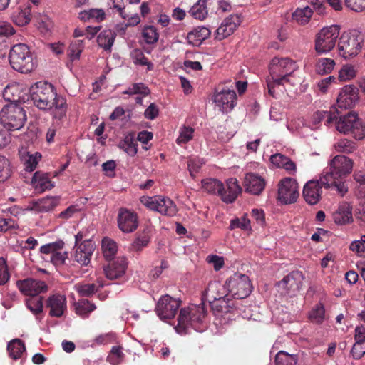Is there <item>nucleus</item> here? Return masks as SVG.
<instances>
[{"label": "nucleus", "instance_id": "obj_1", "mask_svg": "<svg viewBox=\"0 0 365 365\" xmlns=\"http://www.w3.org/2000/svg\"><path fill=\"white\" fill-rule=\"evenodd\" d=\"M354 162L349 158L338 155L330 160L329 170L324 171L321 176V182L328 187H334L341 195L348 191L347 187L341 179L349 175L353 169Z\"/></svg>", "mask_w": 365, "mask_h": 365}, {"label": "nucleus", "instance_id": "obj_2", "mask_svg": "<svg viewBox=\"0 0 365 365\" xmlns=\"http://www.w3.org/2000/svg\"><path fill=\"white\" fill-rule=\"evenodd\" d=\"M296 69V63L289 58L274 57L272 59L269 66V76L266 82L269 94L277 98L276 88L289 82V77Z\"/></svg>", "mask_w": 365, "mask_h": 365}, {"label": "nucleus", "instance_id": "obj_3", "mask_svg": "<svg viewBox=\"0 0 365 365\" xmlns=\"http://www.w3.org/2000/svg\"><path fill=\"white\" fill-rule=\"evenodd\" d=\"M202 184V187L207 192L217 195L225 203H232L242 192V188L235 178L228 179L225 185L221 181L214 178L203 180Z\"/></svg>", "mask_w": 365, "mask_h": 365}, {"label": "nucleus", "instance_id": "obj_4", "mask_svg": "<svg viewBox=\"0 0 365 365\" xmlns=\"http://www.w3.org/2000/svg\"><path fill=\"white\" fill-rule=\"evenodd\" d=\"M206 314L204 302L198 305L192 304L181 309L178 319V324L175 327L176 331L181 334H186L189 327H192L198 331L199 326L202 323Z\"/></svg>", "mask_w": 365, "mask_h": 365}, {"label": "nucleus", "instance_id": "obj_5", "mask_svg": "<svg viewBox=\"0 0 365 365\" xmlns=\"http://www.w3.org/2000/svg\"><path fill=\"white\" fill-rule=\"evenodd\" d=\"M9 59L11 66L22 73L31 72L36 65L29 48L24 43L13 46Z\"/></svg>", "mask_w": 365, "mask_h": 365}, {"label": "nucleus", "instance_id": "obj_6", "mask_svg": "<svg viewBox=\"0 0 365 365\" xmlns=\"http://www.w3.org/2000/svg\"><path fill=\"white\" fill-rule=\"evenodd\" d=\"M56 92L53 86L47 82L39 81L29 88V98L34 105L40 110H47L52 108Z\"/></svg>", "mask_w": 365, "mask_h": 365}, {"label": "nucleus", "instance_id": "obj_7", "mask_svg": "<svg viewBox=\"0 0 365 365\" xmlns=\"http://www.w3.org/2000/svg\"><path fill=\"white\" fill-rule=\"evenodd\" d=\"M364 44V38L358 31L344 32L339 38V53L344 58L357 56Z\"/></svg>", "mask_w": 365, "mask_h": 365}, {"label": "nucleus", "instance_id": "obj_8", "mask_svg": "<svg viewBox=\"0 0 365 365\" xmlns=\"http://www.w3.org/2000/svg\"><path fill=\"white\" fill-rule=\"evenodd\" d=\"M26 120V111L17 103L4 106L0 112V123L9 130L21 129Z\"/></svg>", "mask_w": 365, "mask_h": 365}, {"label": "nucleus", "instance_id": "obj_9", "mask_svg": "<svg viewBox=\"0 0 365 365\" xmlns=\"http://www.w3.org/2000/svg\"><path fill=\"white\" fill-rule=\"evenodd\" d=\"M334 122L340 133H350L356 140H362L365 137V123L354 113L351 112L344 116L339 115Z\"/></svg>", "mask_w": 365, "mask_h": 365}, {"label": "nucleus", "instance_id": "obj_10", "mask_svg": "<svg viewBox=\"0 0 365 365\" xmlns=\"http://www.w3.org/2000/svg\"><path fill=\"white\" fill-rule=\"evenodd\" d=\"M340 27L338 25H331L324 27L316 35L314 48L317 54L327 53L331 51L339 38Z\"/></svg>", "mask_w": 365, "mask_h": 365}, {"label": "nucleus", "instance_id": "obj_11", "mask_svg": "<svg viewBox=\"0 0 365 365\" xmlns=\"http://www.w3.org/2000/svg\"><path fill=\"white\" fill-rule=\"evenodd\" d=\"M225 284L229 293L236 299L246 298L250 294L252 289L249 277L239 272L231 276Z\"/></svg>", "mask_w": 365, "mask_h": 365}, {"label": "nucleus", "instance_id": "obj_12", "mask_svg": "<svg viewBox=\"0 0 365 365\" xmlns=\"http://www.w3.org/2000/svg\"><path fill=\"white\" fill-rule=\"evenodd\" d=\"M140 202L148 209L157 211L163 215L173 217L178 212L177 207L173 201L166 197H143Z\"/></svg>", "mask_w": 365, "mask_h": 365}, {"label": "nucleus", "instance_id": "obj_13", "mask_svg": "<svg viewBox=\"0 0 365 365\" xmlns=\"http://www.w3.org/2000/svg\"><path fill=\"white\" fill-rule=\"evenodd\" d=\"M63 247V241L58 240L41 246L40 251L46 255L43 257L45 260L50 261L53 265L58 267L63 265L68 258V252L62 251Z\"/></svg>", "mask_w": 365, "mask_h": 365}, {"label": "nucleus", "instance_id": "obj_14", "mask_svg": "<svg viewBox=\"0 0 365 365\" xmlns=\"http://www.w3.org/2000/svg\"><path fill=\"white\" fill-rule=\"evenodd\" d=\"M181 304V301L168 294L162 296L158 300L155 312L161 319H173Z\"/></svg>", "mask_w": 365, "mask_h": 365}, {"label": "nucleus", "instance_id": "obj_15", "mask_svg": "<svg viewBox=\"0 0 365 365\" xmlns=\"http://www.w3.org/2000/svg\"><path fill=\"white\" fill-rule=\"evenodd\" d=\"M299 196L297 183L290 178L282 180L279 183L278 200L284 204L294 202Z\"/></svg>", "mask_w": 365, "mask_h": 365}, {"label": "nucleus", "instance_id": "obj_16", "mask_svg": "<svg viewBox=\"0 0 365 365\" xmlns=\"http://www.w3.org/2000/svg\"><path fill=\"white\" fill-rule=\"evenodd\" d=\"M29 88L25 85L13 83L6 86L3 91V97L11 103H25L29 98Z\"/></svg>", "mask_w": 365, "mask_h": 365}, {"label": "nucleus", "instance_id": "obj_17", "mask_svg": "<svg viewBox=\"0 0 365 365\" xmlns=\"http://www.w3.org/2000/svg\"><path fill=\"white\" fill-rule=\"evenodd\" d=\"M331 188L334 190V187H328L321 182V178L319 180L308 181L303 189V197L305 201L309 205H316L319 202L322 197V187Z\"/></svg>", "mask_w": 365, "mask_h": 365}, {"label": "nucleus", "instance_id": "obj_18", "mask_svg": "<svg viewBox=\"0 0 365 365\" xmlns=\"http://www.w3.org/2000/svg\"><path fill=\"white\" fill-rule=\"evenodd\" d=\"M51 317L60 318L67 311V299L64 294L56 293L50 295L45 303Z\"/></svg>", "mask_w": 365, "mask_h": 365}, {"label": "nucleus", "instance_id": "obj_19", "mask_svg": "<svg viewBox=\"0 0 365 365\" xmlns=\"http://www.w3.org/2000/svg\"><path fill=\"white\" fill-rule=\"evenodd\" d=\"M16 286L22 294L31 296L32 297L46 292L48 289V286L44 282L29 278L18 280Z\"/></svg>", "mask_w": 365, "mask_h": 365}, {"label": "nucleus", "instance_id": "obj_20", "mask_svg": "<svg viewBox=\"0 0 365 365\" xmlns=\"http://www.w3.org/2000/svg\"><path fill=\"white\" fill-rule=\"evenodd\" d=\"M358 100V88L353 85H347L340 91L336 104L339 108L348 109L354 106Z\"/></svg>", "mask_w": 365, "mask_h": 365}, {"label": "nucleus", "instance_id": "obj_21", "mask_svg": "<svg viewBox=\"0 0 365 365\" xmlns=\"http://www.w3.org/2000/svg\"><path fill=\"white\" fill-rule=\"evenodd\" d=\"M118 225L119 229L123 232H132L138 227V216L126 208H120L118 215Z\"/></svg>", "mask_w": 365, "mask_h": 365}, {"label": "nucleus", "instance_id": "obj_22", "mask_svg": "<svg viewBox=\"0 0 365 365\" xmlns=\"http://www.w3.org/2000/svg\"><path fill=\"white\" fill-rule=\"evenodd\" d=\"M242 22L239 14H232L225 18L216 30V38L221 41L234 33Z\"/></svg>", "mask_w": 365, "mask_h": 365}, {"label": "nucleus", "instance_id": "obj_23", "mask_svg": "<svg viewBox=\"0 0 365 365\" xmlns=\"http://www.w3.org/2000/svg\"><path fill=\"white\" fill-rule=\"evenodd\" d=\"M213 101L222 111L227 112V110H232L235 106L237 95L233 90L216 91L213 96Z\"/></svg>", "mask_w": 365, "mask_h": 365}, {"label": "nucleus", "instance_id": "obj_24", "mask_svg": "<svg viewBox=\"0 0 365 365\" xmlns=\"http://www.w3.org/2000/svg\"><path fill=\"white\" fill-rule=\"evenodd\" d=\"M303 275L299 271H293L285 276L278 286L284 289L287 294H294L302 285Z\"/></svg>", "mask_w": 365, "mask_h": 365}, {"label": "nucleus", "instance_id": "obj_25", "mask_svg": "<svg viewBox=\"0 0 365 365\" xmlns=\"http://www.w3.org/2000/svg\"><path fill=\"white\" fill-rule=\"evenodd\" d=\"M74 259L82 265H87L96 248L95 242L91 240H86L76 246Z\"/></svg>", "mask_w": 365, "mask_h": 365}, {"label": "nucleus", "instance_id": "obj_26", "mask_svg": "<svg viewBox=\"0 0 365 365\" xmlns=\"http://www.w3.org/2000/svg\"><path fill=\"white\" fill-rule=\"evenodd\" d=\"M127 269V262L124 257H118L110 261L104 267L106 277L109 279H115L122 277Z\"/></svg>", "mask_w": 365, "mask_h": 365}, {"label": "nucleus", "instance_id": "obj_27", "mask_svg": "<svg viewBox=\"0 0 365 365\" xmlns=\"http://www.w3.org/2000/svg\"><path fill=\"white\" fill-rule=\"evenodd\" d=\"M225 289L220 282H210L206 289L202 292V301L206 300L208 302H213V301L220 300L221 302V299L227 296Z\"/></svg>", "mask_w": 365, "mask_h": 365}, {"label": "nucleus", "instance_id": "obj_28", "mask_svg": "<svg viewBox=\"0 0 365 365\" xmlns=\"http://www.w3.org/2000/svg\"><path fill=\"white\" fill-rule=\"evenodd\" d=\"M265 187V180L261 176L255 173H247L245 178V187L246 192L259 195Z\"/></svg>", "mask_w": 365, "mask_h": 365}, {"label": "nucleus", "instance_id": "obj_29", "mask_svg": "<svg viewBox=\"0 0 365 365\" xmlns=\"http://www.w3.org/2000/svg\"><path fill=\"white\" fill-rule=\"evenodd\" d=\"M67 109L66 99L56 93L55 100L53 101L52 108L49 109L51 110L53 118L58 120H63L66 117Z\"/></svg>", "mask_w": 365, "mask_h": 365}, {"label": "nucleus", "instance_id": "obj_30", "mask_svg": "<svg viewBox=\"0 0 365 365\" xmlns=\"http://www.w3.org/2000/svg\"><path fill=\"white\" fill-rule=\"evenodd\" d=\"M59 202L57 197H46L32 203L31 210L46 212L53 210Z\"/></svg>", "mask_w": 365, "mask_h": 365}, {"label": "nucleus", "instance_id": "obj_31", "mask_svg": "<svg viewBox=\"0 0 365 365\" xmlns=\"http://www.w3.org/2000/svg\"><path fill=\"white\" fill-rule=\"evenodd\" d=\"M339 115H340V112L335 107L331 108L329 111H317L313 115V123L317 125L322 120H325V125H329L338 118Z\"/></svg>", "mask_w": 365, "mask_h": 365}, {"label": "nucleus", "instance_id": "obj_32", "mask_svg": "<svg viewBox=\"0 0 365 365\" xmlns=\"http://www.w3.org/2000/svg\"><path fill=\"white\" fill-rule=\"evenodd\" d=\"M210 31L205 26H197L187 34V40L193 46L200 45L210 36Z\"/></svg>", "mask_w": 365, "mask_h": 365}, {"label": "nucleus", "instance_id": "obj_33", "mask_svg": "<svg viewBox=\"0 0 365 365\" xmlns=\"http://www.w3.org/2000/svg\"><path fill=\"white\" fill-rule=\"evenodd\" d=\"M333 219L336 224L345 225L352 221L351 207L347 203L341 205L333 214Z\"/></svg>", "mask_w": 365, "mask_h": 365}, {"label": "nucleus", "instance_id": "obj_34", "mask_svg": "<svg viewBox=\"0 0 365 365\" xmlns=\"http://www.w3.org/2000/svg\"><path fill=\"white\" fill-rule=\"evenodd\" d=\"M118 148L130 156H135L138 152V143L135 140V133H130L120 141Z\"/></svg>", "mask_w": 365, "mask_h": 365}, {"label": "nucleus", "instance_id": "obj_35", "mask_svg": "<svg viewBox=\"0 0 365 365\" xmlns=\"http://www.w3.org/2000/svg\"><path fill=\"white\" fill-rule=\"evenodd\" d=\"M271 163L278 168H282L290 173L296 171V164L291 159L282 154L277 153L270 158Z\"/></svg>", "mask_w": 365, "mask_h": 365}, {"label": "nucleus", "instance_id": "obj_36", "mask_svg": "<svg viewBox=\"0 0 365 365\" xmlns=\"http://www.w3.org/2000/svg\"><path fill=\"white\" fill-rule=\"evenodd\" d=\"M115 38V34L110 29L103 30L97 38V42L100 47L104 50H110Z\"/></svg>", "mask_w": 365, "mask_h": 365}, {"label": "nucleus", "instance_id": "obj_37", "mask_svg": "<svg viewBox=\"0 0 365 365\" xmlns=\"http://www.w3.org/2000/svg\"><path fill=\"white\" fill-rule=\"evenodd\" d=\"M7 350L9 356L14 359H18L21 357L26 351V347L23 341L15 339L11 341L7 346Z\"/></svg>", "mask_w": 365, "mask_h": 365}, {"label": "nucleus", "instance_id": "obj_38", "mask_svg": "<svg viewBox=\"0 0 365 365\" xmlns=\"http://www.w3.org/2000/svg\"><path fill=\"white\" fill-rule=\"evenodd\" d=\"M334 59L328 58H319L315 63V71L319 75L330 73L335 66Z\"/></svg>", "mask_w": 365, "mask_h": 365}, {"label": "nucleus", "instance_id": "obj_39", "mask_svg": "<svg viewBox=\"0 0 365 365\" xmlns=\"http://www.w3.org/2000/svg\"><path fill=\"white\" fill-rule=\"evenodd\" d=\"M313 14L312 9L307 6L304 8H297L292 14V18L299 24L304 25L307 24Z\"/></svg>", "mask_w": 365, "mask_h": 365}, {"label": "nucleus", "instance_id": "obj_40", "mask_svg": "<svg viewBox=\"0 0 365 365\" xmlns=\"http://www.w3.org/2000/svg\"><path fill=\"white\" fill-rule=\"evenodd\" d=\"M101 248L103 256L108 261L114 257L118 250L116 242L108 237H104L102 240Z\"/></svg>", "mask_w": 365, "mask_h": 365}, {"label": "nucleus", "instance_id": "obj_41", "mask_svg": "<svg viewBox=\"0 0 365 365\" xmlns=\"http://www.w3.org/2000/svg\"><path fill=\"white\" fill-rule=\"evenodd\" d=\"M94 304L91 303L88 299L79 300L75 304L76 313L83 318L88 317L91 312L96 309Z\"/></svg>", "mask_w": 365, "mask_h": 365}, {"label": "nucleus", "instance_id": "obj_42", "mask_svg": "<svg viewBox=\"0 0 365 365\" xmlns=\"http://www.w3.org/2000/svg\"><path fill=\"white\" fill-rule=\"evenodd\" d=\"M297 355L290 354L284 351H279L274 358L276 365H297Z\"/></svg>", "mask_w": 365, "mask_h": 365}, {"label": "nucleus", "instance_id": "obj_43", "mask_svg": "<svg viewBox=\"0 0 365 365\" xmlns=\"http://www.w3.org/2000/svg\"><path fill=\"white\" fill-rule=\"evenodd\" d=\"M206 2L207 0H198L190 9V14L197 19H204L207 15Z\"/></svg>", "mask_w": 365, "mask_h": 365}, {"label": "nucleus", "instance_id": "obj_44", "mask_svg": "<svg viewBox=\"0 0 365 365\" xmlns=\"http://www.w3.org/2000/svg\"><path fill=\"white\" fill-rule=\"evenodd\" d=\"M335 149L339 153L349 154L356 150V143L346 138L340 139L335 145Z\"/></svg>", "mask_w": 365, "mask_h": 365}, {"label": "nucleus", "instance_id": "obj_45", "mask_svg": "<svg viewBox=\"0 0 365 365\" xmlns=\"http://www.w3.org/2000/svg\"><path fill=\"white\" fill-rule=\"evenodd\" d=\"M142 36L148 44L155 43L159 39V34L153 26H145L142 31Z\"/></svg>", "mask_w": 365, "mask_h": 365}, {"label": "nucleus", "instance_id": "obj_46", "mask_svg": "<svg viewBox=\"0 0 365 365\" xmlns=\"http://www.w3.org/2000/svg\"><path fill=\"white\" fill-rule=\"evenodd\" d=\"M31 17V6H27L24 9L19 11L16 14H14L13 19L16 24L23 26L30 22Z\"/></svg>", "mask_w": 365, "mask_h": 365}, {"label": "nucleus", "instance_id": "obj_47", "mask_svg": "<svg viewBox=\"0 0 365 365\" xmlns=\"http://www.w3.org/2000/svg\"><path fill=\"white\" fill-rule=\"evenodd\" d=\"M27 308L36 316L43 312V297H33L26 300Z\"/></svg>", "mask_w": 365, "mask_h": 365}, {"label": "nucleus", "instance_id": "obj_48", "mask_svg": "<svg viewBox=\"0 0 365 365\" xmlns=\"http://www.w3.org/2000/svg\"><path fill=\"white\" fill-rule=\"evenodd\" d=\"M83 48L84 45L82 40H76L72 42L68 49L71 61H73L79 59Z\"/></svg>", "mask_w": 365, "mask_h": 365}, {"label": "nucleus", "instance_id": "obj_49", "mask_svg": "<svg viewBox=\"0 0 365 365\" xmlns=\"http://www.w3.org/2000/svg\"><path fill=\"white\" fill-rule=\"evenodd\" d=\"M133 61L135 64L140 66H147L148 71L153 69V64L148 61L140 49H135L132 53Z\"/></svg>", "mask_w": 365, "mask_h": 365}, {"label": "nucleus", "instance_id": "obj_50", "mask_svg": "<svg viewBox=\"0 0 365 365\" xmlns=\"http://www.w3.org/2000/svg\"><path fill=\"white\" fill-rule=\"evenodd\" d=\"M325 309L322 304H317L315 307L309 312V319L316 324H321L324 318Z\"/></svg>", "mask_w": 365, "mask_h": 365}, {"label": "nucleus", "instance_id": "obj_51", "mask_svg": "<svg viewBox=\"0 0 365 365\" xmlns=\"http://www.w3.org/2000/svg\"><path fill=\"white\" fill-rule=\"evenodd\" d=\"M75 287L77 292L82 297H90L98 290V287L94 283L77 284Z\"/></svg>", "mask_w": 365, "mask_h": 365}, {"label": "nucleus", "instance_id": "obj_52", "mask_svg": "<svg viewBox=\"0 0 365 365\" xmlns=\"http://www.w3.org/2000/svg\"><path fill=\"white\" fill-rule=\"evenodd\" d=\"M123 358L124 354L122 351V348L113 346L107 357V361L113 365H118L123 361Z\"/></svg>", "mask_w": 365, "mask_h": 365}, {"label": "nucleus", "instance_id": "obj_53", "mask_svg": "<svg viewBox=\"0 0 365 365\" xmlns=\"http://www.w3.org/2000/svg\"><path fill=\"white\" fill-rule=\"evenodd\" d=\"M150 237L148 232L143 231L139 234L135 240L132 243V247L136 251L141 250L144 247H146L150 242Z\"/></svg>", "mask_w": 365, "mask_h": 365}, {"label": "nucleus", "instance_id": "obj_54", "mask_svg": "<svg viewBox=\"0 0 365 365\" xmlns=\"http://www.w3.org/2000/svg\"><path fill=\"white\" fill-rule=\"evenodd\" d=\"M194 131L195 130L192 128L184 125L180 128V134L176 140V143L178 145H181L189 142L193 138Z\"/></svg>", "mask_w": 365, "mask_h": 365}, {"label": "nucleus", "instance_id": "obj_55", "mask_svg": "<svg viewBox=\"0 0 365 365\" xmlns=\"http://www.w3.org/2000/svg\"><path fill=\"white\" fill-rule=\"evenodd\" d=\"M150 90L148 87L142 83H133L126 91L123 92L124 94L133 95V94H143L144 96L148 95Z\"/></svg>", "mask_w": 365, "mask_h": 365}, {"label": "nucleus", "instance_id": "obj_56", "mask_svg": "<svg viewBox=\"0 0 365 365\" xmlns=\"http://www.w3.org/2000/svg\"><path fill=\"white\" fill-rule=\"evenodd\" d=\"M41 158V155L39 153H36L34 155H28L25 158V169L27 171H34L36 168V165Z\"/></svg>", "mask_w": 365, "mask_h": 365}, {"label": "nucleus", "instance_id": "obj_57", "mask_svg": "<svg viewBox=\"0 0 365 365\" xmlns=\"http://www.w3.org/2000/svg\"><path fill=\"white\" fill-rule=\"evenodd\" d=\"M235 228H240L242 230H248L250 228V221L245 215L241 218H235L230 221V230H232Z\"/></svg>", "mask_w": 365, "mask_h": 365}, {"label": "nucleus", "instance_id": "obj_58", "mask_svg": "<svg viewBox=\"0 0 365 365\" xmlns=\"http://www.w3.org/2000/svg\"><path fill=\"white\" fill-rule=\"evenodd\" d=\"M10 175L9 162L4 156L0 155V181H4Z\"/></svg>", "mask_w": 365, "mask_h": 365}, {"label": "nucleus", "instance_id": "obj_59", "mask_svg": "<svg viewBox=\"0 0 365 365\" xmlns=\"http://www.w3.org/2000/svg\"><path fill=\"white\" fill-rule=\"evenodd\" d=\"M8 266L6 260L0 257V285H4L10 279Z\"/></svg>", "mask_w": 365, "mask_h": 365}, {"label": "nucleus", "instance_id": "obj_60", "mask_svg": "<svg viewBox=\"0 0 365 365\" xmlns=\"http://www.w3.org/2000/svg\"><path fill=\"white\" fill-rule=\"evenodd\" d=\"M356 76V71L353 66H344L339 71V78L341 81H348Z\"/></svg>", "mask_w": 365, "mask_h": 365}, {"label": "nucleus", "instance_id": "obj_61", "mask_svg": "<svg viewBox=\"0 0 365 365\" xmlns=\"http://www.w3.org/2000/svg\"><path fill=\"white\" fill-rule=\"evenodd\" d=\"M351 354L356 360L362 358L365 354V343L355 342L351 350Z\"/></svg>", "mask_w": 365, "mask_h": 365}, {"label": "nucleus", "instance_id": "obj_62", "mask_svg": "<svg viewBox=\"0 0 365 365\" xmlns=\"http://www.w3.org/2000/svg\"><path fill=\"white\" fill-rule=\"evenodd\" d=\"M345 4L348 8L356 12L365 9V0H345Z\"/></svg>", "mask_w": 365, "mask_h": 365}, {"label": "nucleus", "instance_id": "obj_63", "mask_svg": "<svg viewBox=\"0 0 365 365\" xmlns=\"http://www.w3.org/2000/svg\"><path fill=\"white\" fill-rule=\"evenodd\" d=\"M10 140L9 130L0 123V149L5 147Z\"/></svg>", "mask_w": 365, "mask_h": 365}, {"label": "nucleus", "instance_id": "obj_64", "mask_svg": "<svg viewBox=\"0 0 365 365\" xmlns=\"http://www.w3.org/2000/svg\"><path fill=\"white\" fill-rule=\"evenodd\" d=\"M79 211L80 210L78 209V205H70L65 210L61 212L58 214V217L66 220L72 217L75 213Z\"/></svg>", "mask_w": 365, "mask_h": 365}]
</instances>
